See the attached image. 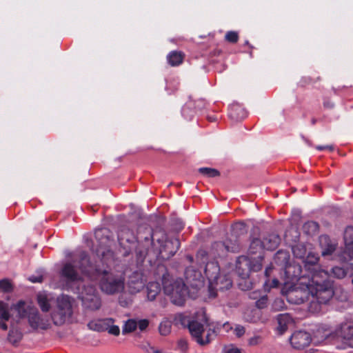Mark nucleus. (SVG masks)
<instances>
[{
    "mask_svg": "<svg viewBox=\"0 0 353 353\" xmlns=\"http://www.w3.org/2000/svg\"><path fill=\"white\" fill-rule=\"evenodd\" d=\"M316 148L319 150H328L330 151H332L334 150V146L332 145H327L325 146L318 145Z\"/></svg>",
    "mask_w": 353,
    "mask_h": 353,
    "instance_id": "09e8293b",
    "label": "nucleus"
},
{
    "mask_svg": "<svg viewBox=\"0 0 353 353\" xmlns=\"http://www.w3.org/2000/svg\"><path fill=\"white\" fill-rule=\"evenodd\" d=\"M278 325L276 328V334L283 335L288 329L289 325L292 323V318L288 314H281L277 316Z\"/></svg>",
    "mask_w": 353,
    "mask_h": 353,
    "instance_id": "f3484780",
    "label": "nucleus"
},
{
    "mask_svg": "<svg viewBox=\"0 0 353 353\" xmlns=\"http://www.w3.org/2000/svg\"><path fill=\"white\" fill-rule=\"evenodd\" d=\"M94 236L97 243L96 252L99 261L92 264L88 259L87 254L81 251L75 254L74 259L65 263L61 270V276L69 283H79L77 292L81 299L83 305L92 310L101 307V301L99 293L92 285L83 284L84 277L90 281H98L99 287L102 292L108 295H114L122 292L125 288V276L123 274L108 271L103 266H107L114 260L113 252L110 248L114 240L110 232L105 228L97 230Z\"/></svg>",
    "mask_w": 353,
    "mask_h": 353,
    "instance_id": "f257e3e1",
    "label": "nucleus"
},
{
    "mask_svg": "<svg viewBox=\"0 0 353 353\" xmlns=\"http://www.w3.org/2000/svg\"><path fill=\"white\" fill-rule=\"evenodd\" d=\"M262 342L263 337L260 335H254L250 337L248 341V343L250 346H256L261 344Z\"/></svg>",
    "mask_w": 353,
    "mask_h": 353,
    "instance_id": "c9c22d12",
    "label": "nucleus"
},
{
    "mask_svg": "<svg viewBox=\"0 0 353 353\" xmlns=\"http://www.w3.org/2000/svg\"><path fill=\"white\" fill-rule=\"evenodd\" d=\"M234 241H236L239 245V242H238V241H237V239L236 238H232H232H228V239H227L225 241V242H228V244H229L230 246H232V243H234Z\"/></svg>",
    "mask_w": 353,
    "mask_h": 353,
    "instance_id": "3c124183",
    "label": "nucleus"
},
{
    "mask_svg": "<svg viewBox=\"0 0 353 353\" xmlns=\"http://www.w3.org/2000/svg\"><path fill=\"white\" fill-rule=\"evenodd\" d=\"M345 250L350 257L353 258V225L346 228L344 233Z\"/></svg>",
    "mask_w": 353,
    "mask_h": 353,
    "instance_id": "4be33fe9",
    "label": "nucleus"
},
{
    "mask_svg": "<svg viewBox=\"0 0 353 353\" xmlns=\"http://www.w3.org/2000/svg\"><path fill=\"white\" fill-rule=\"evenodd\" d=\"M294 255L296 258L305 259L306 255V248L303 245H296L292 248Z\"/></svg>",
    "mask_w": 353,
    "mask_h": 353,
    "instance_id": "c756f323",
    "label": "nucleus"
},
{
    "mask_svg": "<svg viewBox=\"0 0 353 353\" xmlns=\"http://www.w3.org/2000/svg\"><path fill=\"white\" fill-rule=\"evenodd\" d=\"M280 241L281 239L279 235L271 234L263 239L262 245L264 249L274 250L279 245Z\"/></svg>",
    "mask_w": 353,
    "mask_h": 353,
    "instance_id": "412c9836",
    "label": "nucleus"
},
{
    "mask_svg": "<svg viewBox=\"0 0 353 353\" xmlns=\"http://www.w3.org/2000/svg\"><path fill=\"white\" fill-rule=\"evenodd\" d=\"M279 256H283L284 260L285 261H288V255L286 252H281V251H279L276 254V256L278 257Z\"/></svg>",
    "mask_w": 353,
    "mask_h": 353,
    "instance_id": "8fccbe9b",
    "label": "nucleus"
},
{
    "mask_svg": "<svg viewBox=\"0 0 353 353\" xmlns=\"http://www.w3.org/2000/svg\"><path fill=\"white\" fill-rule=\"evenodd\" d=\"M263 248L262 245V241L259 239H254L250 244L251 252L255 253L258 249Z\"/></svg>",
    "mask_w": 353,
    "mask_h": 353,
    "instance_id": "e433bc0d",
    "label": "nucleus"
},
{
    "mask_svg": "<svg viewBox=\"0 0 353 353\" xmlns=\"http://www.w3.org/2000/svg\"><path fill=\"white\" fill-rule=\"evenodd\" d=\"M319 229V225L314 221H307L303 225V231L307 235L315 234Z\"/></svg>",
    "mask_w": 353,
    "mask_h": 353,
    "instance_id": "a878e982",
    "label": "nucleus"
},
{
    "mask_svg": "<svg viewBox=\"0 0 353 353\" xmlns=\"http://www.w3.org/2000/svg\"><path fill=\"white\" fill-rule=\"evenodd\" d=\"M240 245L234 241L232 245L230 246L228 242H214L212 246L210 253H208L203 250H201L197 252L196 259L198 261H201L203 263L209 258V255L212 257L216 256H221L225 255L228 252H237L239 251Z\"/></svg>",
    "mask_w": 353,
    "mask_h": 353,
    "instance_id": "1a4fd4ad",
    "label": "nucleus"
},
{
    "mask_svg": "<svg viewBox=\"0 0 353 353\" xmlns=\"http://www.w3.org/2000/svg\"><path fill=\"white\" fill-rule=\"evenodd\" d=\"M312 339L315 345H319L327 340L334 341L333 330L327 325H319L313 331Z\"/></svg>",
    "mask_w": 353,
    "mask_h": 353,
    "instance_id": "ddd939ff",
    "label": "nucleus"
},
{
    "mask_svg": "<svg viewBox=\"0 0 353 353\" xmlns=\"http://www.w3.org/2000/svg\"><path fill=\"white\" fill-rule=\"evenodd\" d=\"M270 270H272V268H266V270H265V274H266V276L269 275V272H270Z\"/></svg>",
    "mask_w": 353,
    "mask_h": 353,
    "instance_id": "4d7b16f0",
    "label": "nucleus"
},
{
    "mask_svg": "<svg viewBox=\"0 0 353 353\" xmlns=\"http://www.w3.org/2000/svg\"><path fill=\"white\" fill-rule=\"evenodd\" d=\"M137 327V321L134 319H128L125 322L122 328L123 334L134 332Z\"/></svg>",
    "mask_w": 353,
    "mask_h": 353,
    "instance_id": "bb28decb",
    "label": "nucleus"
},
{
    "mask_svg": "<svg viewBox=\"0 0 353 353\" xmlns=\"http://www.w3.org/2000/svg\"><path fill=\"white\" fill-rule=\"evenodd\" d=\"M157 241L161 244L159 252L164 258L169 259L174 256L180 247L179 239H168L164 234H162V239H157Z\"/></svg>",
    "mask_w": 353,
    "mask_h": 353,
    "instance_id": "9d476101",
    "label": "nucleus"
},
{
    "mask_svg": "<svg viewBox=\"0 0 353 353\" xmlns=\"http://www.w3.org/2000/svg\"><path fill=\"white\" fill-rule=\"evenodd\" d=\"M139 348L144 351L145 353H152L154 347L152 346L148 341H143L139 345Z\"/></svg>",
    "mask_w": 353,
    "mask_h": 353,
    "instance_id": "a19ab883",
    "label": "nucleus"
},
{
    "mask_svg": "<svg viewBox=\"0 0 353 353\" xmlns=\"http://www.w3.org/2000/svg\"><path fill=\"white\" fill-rule=\"evenodd\" d=\"M244 319L250 323H254L259 319V311L256 310H247L243 314Z\"/></svg>",
    "mask_w": 353,
    "mask_h": 353,
    "instance_id": "cd10ccee",
    "label": "nucleus"
},
{
    "mask_svg": "<svg viewBox=\"0 0 353 353\" xmlns=\"http://www.w3.org/2000/svg\"><path fill=\"white\" fill-rule=\"evenodd\" d=\"M14 309L17 316L20 319H26L33 330H47L50 327V319L46 316L41 315L37 308L25 302L19 301L16 304Z\"/></svg>",
    "mask_w": 353,
    "mask_h": 353,
    "instance_id": "20e7f679",
    "label": "nucleus"
},
{
    "mask_svg": "<svg viewBox=\"0 0 353 353\" xmlns=\"http://www.w3.org/2000/svg\"><path fill=\"white\" fill-rule=\"evenodd\" d=\"M182 115L186 119L190 120L194 116V111L190 107L185 105L182 108Z\"/></svg>",
    "mask_w": 353,
    "mask_h": 353,
    "instance_id": "58836bf2",
    "label": "nucleus"
},
{
    "mask_svg": "<svg viewBox=\"0 0 353 353\" xmlns=\"http://www.w3.org/2000/svg\"><path fill=\"white\" fill-rule=\"evenodd\" d=\"M223 328L225 332H228L232 329L231 325L229 323H225L223 325Z\"/></svg>",
    "mask_w": 353,
    "mask_h": 353,
    "instance_id": "603ef678",
    "label": "nucleus"
},
{
    "mask_svg": "<svg viewBox=\"0 0 353 353\" xmlns=\"http://www.w3.org/2000/svg\"><path fill=\"white\" fill-rule=\"evenodd\" d=\"M163 285L165 294L170 297V300L174 304L183 305L187 294V288L181 279L167 281L164 278Z\"/></svg>",
    "mask_w": 353,
    "mask_h": 353,
    "instance_id": "0eeeda50",
    "label": "nucleus"
},
{
    "mask_svg": "<svg viewBox=\"0 0 353 353\" xmlns=\"http://www.w3.org/2000/svg\"><path fill=\"white\" fill-rule=\"evenodd\" d=\"M272 307L273 310L276 311H279L284 308L285 303L282 299H276L273 302Z\"/></svg>",
    "mask_w": 353,
    "mask_h": 353,
    "instance_id": "79ce46f5",
    "label": "nucleus"
},
{
    "mask_svg": "<svg viewBox=\"0 0 353 353\" xmlns=\"http://www.w3.org/2000/svg\"><path fill=\"white\" fill-rule=\"evenodd\" d=\"M332 274L337 279H343L346 276L347 272L343 268L336 266L332 269Z\"/></svg>",
    "mask_w": 353,
    "mask_h": 353,
    "instance_id": "7c9ffc66",
    "label": "nucleus"
},
{
    "mask_svg": "<svg viewBox=\"0 0 353 353\" xmlns=\"http://www.w3.org/2000/svg\"><path fill=\"white\" fill-rule=\"evenodd\" d=\"M106 331H108L109 334L114 336H119L120 334V329L119 326L114 325V323H108V327L107 328Z\"/></svg>",
    "mask_w": 353,
    "mask_h": 353,
    "instance_id": "ea45409f",
    "label": "nucleus"
},
{
    "mask_svg": "<svg viewBox=\"0 0 353 353\" xmlns=\"http://www.w3.org/2000/svg\"><path fill=\"white\" fill-rule=\"evenodd\" d=\"M239 112H242L243 114H244L243 112V110L241 108V107H239V106H234L233 107L230 112V117L234 119V120H239V119H242L244 118V115L242 116L241 117H239L238 116L236 115V113H239Z\"/></svg>",
    "mask_w": 353,
    "mask_h": 353,
    "instance_id": "473e14b6",
    "label": "nucleus"
},
{
    "mask_svg": "<svg viewBox=\"0 0 353 353\" xmlns=\"http://www.w3.org/2000/svg\"><path fill=\"white\" fill-rule=\"evenodd\" d=\"M290 344L294 349L302 350L312 343V336L305 331L295 332L290 339Z\"/></svg>",
    "mask_w": 353,
    "mask_h": 353,
    "instance_id": "f8f14e48",
    "label": "nucleus"
},
{
    "mask_svg": "<svg viewBox=\"0 0 353 353\" xmlns=\"http://www.w3.org/2000/svg\"><path fill=\"white\" fill-rule=\"evenodd\" d=\"M171 322L168 320H164L161 322L159 327V331L161 335L162 336H167L171 332Z\"/></svg>",
    "mask_w": 353,
    "mask_h": 353,
    "instance_id": "c85d7f7f",
    "label": "nucleus"
},
{
    "mask_svg": "<svg viewBox=\"0 0 353 353\" xmlns=\"http://www.w3.org/2000/svg\"><path fill=\"white\" fill-rule=\"evenodd\" d=\"M9 316L5 304L0 301V328L3 330H6L8 328L6 321L8 320Z\"/></svg>",
    "mask_w": 353,
    "mask_h": 353,
    "instance_id": "b1692460",
    "label": "nucleus"
},
{
    "mask_svg": "<svg viewBox=\"0 0 353 353\" xmlns=\"http://www.w3.org/2000/svg\"><path fill=\"white\" fill-rule=\"evenodd\" d=\"M333 334L334 341L339 343L337 349L353 348V319H347L338 325Z\"/></svg>",
    "mask_w": 353,
    "mask_h": 353,
    "instance_id": "423d86ee",
    "label": "nucleus"
},
{
    "mask_svg": "<svg viewBox=\"0 0 353 353\" xmlns=\"http://www.w3.org/2000/svg\"><path fill=\"white\" fill-rule=\"evenodd\" d=\"M128 286L131 294L140 292L145 286L143 276L137 272H134L129 278Z\"/></svg>",
    "mask_w": 353,
    "mask_h": 353,
    "instance_id": "4468645a",
    "label": "nucleus"
},
{
    "mask_svg": "<svg viewBox=\"0 0 353 353\" xmlns=\"http://www.w3.org/2000/svg\"><path fill=\"white\" fill-rule=\"evenodd\" d=\"M54 297L52 294L46 292H40L37 294V301L43 312H48L50 309V303Z\"/></svg>",
    "mask_w": 353,
    "mask_h": 353,
    "instance_id": "aec40b11",
    "label": "nucleus"
},
{
    "mask_svg": "<svg viewBox=\"0 0 353 353\" xmlns=\"http://www.w3.org/2000/svg\"><path fill=\"white\" fill-rule=\"evenodd\" d=\"M152 353H163V352L161 350H159V349H157L154 347V350H152Z\"/></svg>",
    "mask_w": 353,
    "mask_h": 353,
    "instance_id": "5fc2aeb1",
    "label": "nucleus"
},
{
    "mask_svg": "<svg viewBox=\"0 0 353 353\" xmlns=\"http://www.w3.org/2000/svg\"><path fill=\"white\" fill-rule=\"evenodd\" d=\"M12 334V332L9 333L8 336H9L10 340H11Z\"/></svg>",
    "mask_w": 353,
    "mask_h": 353,
    "instance_id": "052dcab7",
    "label": "nucleus"
},
{
    "mask_svg": "<svg viewBox=\"0 0 353 353\" xmlns=\"http://www.w3.org/2000/svg\"><path fill=\"white\" fill-rule=\"evenodd\" d=\"M319 243L322 249L323 256L332 254L336 249V243L332 242L327 235L321 236L319 238Z\"/></svg>",
    "mask_w": 353,
    "mask_h": 353,
    "instance_id": "6ab92c4d",
    "label": "nucleus"
},
{
    "mask_svg": "<svg viewBox=\"0 0 353 353\" xmlns=\"http://www.w3.org/2000/svg\"><path fill=\"white\" fill-rule=\"evenodd\" d=\"M12 290V285L7 279L0 281V292H8Z\"/></svg>",
    "mask_w": 353,
    "mask_h": 353,
    "instance_id": "f704fd0d",
    "label": "nucleus"
},
{
    "mask_svg": "<svg viewBox=\"0 0 353 353\" xmlns=\"http://www.w3.org/2000/svg\"><path fill=\"white\" fill-rule=\"evenodd\" d=\"M234 332L236 336L241 337L245 334V328L241 325H236L234 328Z\"/></svg>",
    "mask_w": 353,
    "mask_h": 353,
    "instance_id": "49530a36",
    "label": "nucleus"
},
{
    "mask_svg": "<svg viewBox=\"0 0 353 353\" xmlns=\"http://www.w3.org/2000/svg\"><path fill=\"white\" fill-rule=\"evenodd\" d=\"M175 320L184 326H188L192 336L199 345H205L210 342L214 332L211 328H208V319L204 312H198L192 321L182 314H178Z\"/></svg>",
    "mask_w": 353,
    "mask_h": 353,
    "instance_id": "7ed1b4c3",
    "label": "nucleus"
},
{
    "mask_svg": "<svg viewBox=\"0 0 353 353\" xmlns=\"http://www.w3.org/2000/svg\"><path fill=\"white\" fill-rule=\"evenodd\" d=\"M288 301L292 304H301L309 301V310L312 312L321 310V305L325 304L333 296L332 282L326 271H315L306 281L299 279V283L288 290H282Z\"/></svg>",
    "mask_w": 353,
    "mask_h": 353,
    "instance_id": "f03ea898",
    "label": "nucleus"
},
{
    "mask_svg": "<svg viewBox=\"0 0 353 353\" xmlns=\"http://www.w3.org/2000/svg\"><path fill=\"white\" fill-rule=\"evenodd\" d=\"M268 296H263L256 301V306L259 309L265 308L268 305Z\"/></svg>",
    "mask_w": 353,
    "mask_h": 353,
    "instance_id": "c03bdc74",
    "label": "nucleus"
},
{
    "mask_svg": "<svg viewBox=\"0 0 353 353\" xmlns=\"http://www.w3.org/2000/svg\"><path fill=\"white\" fill-rule=\"evenodd\" d=\"M183 57L181 52L172 51L167 57L168 63L172 66L179 65L182 63Z\"/></svg>",
    "mask_w": 353,
    "mask_h": 353,
    "instance_id": "393cba45",
    "label": "nucleus"
},
{
    "mask_svg": "<svg viewBox=\"0 0 353 353\" xmlns=\"http://www.w3.org/2000/svg\"><path fill=\"white\" fill-rule=\"evenodd\" d=\"M279 285V281L276 279H274L272 281V284L270 285V288H276Z\"/></svg>",
    "mask_w": 353,
    "mask_h": 353,
    "instance_id": "864d4df0",
    "label": "nucleus"
},
{
    "mask_svg": "<svg viewBox=\"0 0 353 353\" xmlns=\"http://www.w3.org/2000/svg\"><path fill=\"white\" fill-rule=\"evenodd\" d=\"M118 241L125 252H130L134 244L138 241V237L128 228H122L118 233Z\"/></svg>",
    "mask_w": 353,
    "mask_h": 353,
    "instance_id": "9b49d317",
    "label": "nucleus"
},
{
    "mask_svg": "<svg viewBox=\"0 0 353 353\" xmlns=\"http://www.w3.org/2000/svg\"><path fill=\"white\" fill-rule=\"evenodd\" d=\"M114 320L111 318H106L102 319H95L90 321L88 323V327L90 330L97 331V332H104L106 331L108 327V323H113Z\"/></svg>",
    "mask_w": 353,
    "mask_h": 353,
    "instance_id": "a211bd4d",
    "label": "nucleus"
},
{
    "mask_svg": "<svg viewBox=\"0 0 353 353\" xmlns=\"http://www.w3.org/2000/svg\"><path fill=\"white\" fill-rule=\"evenodd\" d=\"M220 268L216 261L208 262L204 267V273L209 281V292L215 297L217 290H228L232 286V281L226 276L219 274Z\"/></svg>",
    "mask_w": 353,
    "mask_h": 353,
    "instance_id": "39448f33",
    "label": "nucleus"
},
{
    "mask_svg": "<svg viewBox=\"0 0 353 353\" xmlns=\"http://www.w3.org/2000/svg\"><path fill=\"white\" fill-rule=\"evenodd\" d=\"M223 353H241V350L234 347H229L223 350Z\"/></svg>",
    "mask_w": 353,
    "mask_h": 353,
    "instance_id": "de8ad7c7",
    "label": "nucleus"
},
{
    "mask_svg": "<svg viewBox=\"0 0 353 353\" xmlns=\"http://www.w3.org/2000/svg\"><path fill=\"white\" fill-rule=\"evenodd\" d=\"M241 260H243V261H245V262L246 263V265H248V261L246 260V259H245V258H240V259H239V262H238L239 263H241Z\"/></svg>",
    "mask_w": 353,
    "mask_h": 353,
    "instance_id": "13d9d810",
    "label": "nucleus"
},
{
    "mask_svg": "<svg viewBox=\"0 0 353 353\" xmlns=\"http://www.w3.org/2000/svg\"><path fill=\"white\" fill-rule=\"evenodd\" d=\"M149 325V321L147 319H141L137 322V327L141 331L145 330Z\"/></svg>",
    "mask_w": 353,
    "mask_h": 353,
    "instance_id": "a18cd8bd",
    "label": "nucleus"
},
{
    "mask_svg": "<svg viewBox=\"0 0 353 353\" xmlns=\"http://www.w3.org/2000/svg\"><path fill=\"white\" fill-rule=\"evenodd\" d=\"M157 236V233H153L152 235V240L154 241L155 239V236Z\"/></svg>",
    "mask_w": 353,
    "mask_h": 353,
    "instance_id": "bf43d9fd",
    "label": "nucleus"
},
{
    "mask_svg": "<svg viewBox=\"0 0 353 353\" xmlns=\"http://www.w3.org/2000/svg\"><path fill=\"white\" fill-rule=\"evenodd\" d=\"M199 172L210 177H214L219 174L218 170L210 168H201L199 170Z\"/></svg>",
    "mask_w": 353,
    "mask_h": 353,
    "instance_id": "2f4dec72",
    "label": "nucleus"
},
{
    "mask_svg": "<svg viewBox=\"0 0 353 353\" xmlns=\"http://www.w3.org/2000/svg\"><path fill=\"white\" fill-rule=\"evenodd\" d=\"M161 291L160 284L157 282H150L147 285V296L149 301H153Z\"/></svg>",
    "mask_w": 353,
    "mask_h": 353,
    "instance_id": "5701e85b",
    "label": "nucleus"
},
{
    "mask_svg": "<svg viewBox=\"0 0 353 353\" xmlns=\"http://www.w3.org/2000/svg\"><path fill=\"white\" fill-rule=\"evenodd\" d=\"M225 39L231 43H236L239 39V35L236 32L229 31L225 34Z\"/></svg>",
    "mask_w": 353,
    "mask_h": 353,
    "instance_id": "4c0bfd02",
    "label": "nucleus"
},
{
    "mask_svg": "<svg viewBox=\"0 0 353 353\" xmlns=\"http://www.w3.org/2000/svg\"><path fill=\"white\" fill-rule=\"evenodd\" d=\"M187 282L193 287L199 288L203 283V276L200 271L192 267H189L185 272Z\"/></svg>",
    "mask_w": 353,
    "mask_h": 353,
    "instance_id": "2eb2a0df",
    "label": "nucleus"
},
{
    "mask_svg": "<svg viewBox=\"0 0 353 353\" xmlns=\"http://www.w3.org/2000/svg\"><path fill=\"white\" fill-rule=\"evenodd\" d=\"M176 350L181 353H186L188 350V345L186 340L181 339L177 342Z\"/></svg>",
    "mask_w": 353,
    "mask_h": 353,
    "instance_id": "72a5a7b5",
    "label": "nucleus"
},
{
    "mask_svg": "<svg viewBox=\"0 0 353 353\" xmlns=\"http://www.w3.org/2000/svg\"><path fill=\"white\" fill-rule=\"evenodd\" d=\"M43 279V276L42 271H39L37 272V275H32L28 278V280L32 283H41Z\"/></svg>",
    "mask_w": 353,
    "mask_h": 353,
    "instance_id": "37998d69",
    "label": "nucleus"
},
{
    "mask_svg": "<svg viewBox=\"0 0 353 353\" xmlns=\"http://www.w3.org/2000/svg\"><path fill=\"white\" fill-rule=\"evenodd\" d=\"M216 119V118H215V117H213V116H210V117H208V120H209L210 121H214Z\"/></svg>",
    "mask_w": 353,
    "mask_h": 353,
    "instance_id": "6e6d98bb",
    "label": "nucleus"
},
{
    "mask_svg": "<svg viewBox=\"0 0 353 353\" xmlns=\"http://www.w3.org/2000/svg\"><path fill=\"white\" fill-rule=\"evenodd\" d=\"M72 314V303L68 296L61 295L57 299V307L51 319L57 325H61L69 320Z\"/></svg>",
    "mask_w": 353,
    "mask_h": 353,
    "instance_id": "6e6552de",
    "label": "nucleus"
},
{
    "mask_svg": "<svg viewBox=\"0 0 353 353\" xmlns=\"http://www.w3.org/2000/svg\"><path fill=\"white\" fill-rule=\"evenodd\" d=\"M319 260V257L317 254L310 252L304 259L305 268L311 274V277L315 271H324L320 269L317 263Z\"/></svg>",
    "mask_w": 353,
    "mask_h": 353,
    "instance_id": "dca6fc26",
    "label": "nucleus"
}]
</instances>
